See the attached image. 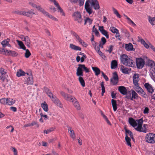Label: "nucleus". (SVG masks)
<instances>
[{"mask_svg":"<svg viewBox=\"0 0 155 155\" xmlns=\"http://www.w3.org/2000/svg\"><path fill=\"white\" fill-rule=\"evenodd\" d=\"M11 150L14 152V155H18V151L17 150L15 147H12Z\"/></svg>","mask_w":155,"mask_h":155,"instance_id":"052dcab7","label":"nucleus"},{"mask_svg":"<svg viewBox=\"0 0 155 155\" xmlns=\"http://www.w3.org/2000/svg\"><path fill=\"white\" fill-rule=\"evenodd\" d=\"M81 63H82L84 61V60L86 58V55L84 54L82 55V57L81 58Z\"/></svg>","mask_w":155,"mask_h":155,"instance_id":"e2e57ef3","label":"nucleus"},{"mask_svg":"<svg viewBox=\"0 0 155 155\" xmlns=\"http://www.w3.org/2000/svg\"><path fill=\"white\" fill-rule=\"evenodd\" d=\"M37 10L41 12L45 15L46 16L48 13V12H46L44 9L41 7L40 5L38 7Z\"/></svg>","mask_w":155,"mask_h":155,"instance_id":"58836bf2","label":"nucleus"},{"mask_svg":"<svg viewBox=\"0 0 155 155\" xmlns=\"http://www.w3.org/2000/svg\"><path fill=\"white\" fill-rule=\"evenodd\" d=\"M141 43L142 44L144 47L147 49H148L150 47V44H151L150 43L148 42V43H146L145 41L143 39H141L140 40Z\"/></svg>","mask_w":155,"mask_h":155,"instance_id":"b1692460","label":"nucleus"},{"mask_svg":"<svg viewBox=\"0 0 155 155\" xmlns=\"http://www.w3.org/2000/svg\"><path fill=\"white\" fill-rule=\"evenodd\" d=\"M29 4L33 8H36L37 9H38V7L40 6V5H36L35 4L33 1H32L30 2H29Z\"/></svg>","mask_w":155,"mask_h":155,"instance_id":"de8ad7c7","label":"nucleus"},{"mask_svg":"<svg viewBox=\"0 0 155 155\" xmlns=\"http://www.w3.org/2000/svg\"><path fill=\"white\" fill-rule=\"evenodd\" d=\"M113 10L114 12V13L117 16V17L119 18H120L121 17V16L119 13L117 11L116 9L113 8Z\"/></svg>","mask_w":155,"mask_h":155,"instance_id":"a18cd8bd","label":"nucleus"},{"mask_svg":"<svg viewBox=\"0 0 155 155\" xmlns=\"http://www.w3.org/2000/svg\"><path fill=\"white\" fill-rule=\"evenodd\" d=\"M44 89L46 94L48 95V96L52 100L54 98V97H56L55 96L53 95L52 92L50 91L48 88L45 87Z\"/></svg>","mask_w":155,"mask_h":155,"instance_id":"aec40b11","label":"nucleus"},{"mask_svg":"<svg viewBox=\"0 0 155 155\" xmlns=\"http://www.w3.org/2000/svg\"><path fill=\"white\" fill-rule=\"evenodd\" d=\"M101 115L102 116H103V118L107 122V123L108 124H109L111 125V123L109 121V120H108L107 118V117L104 115V114L103 113H101Z\"/></svg>","mask_w":155,"mask_h":155,"instance_id":"3c124183","label":"nucleus"},{"mask_svg":"<svg viewBox=\"0 0 155 155\" xmlns=\"http://www.w3.org/2000/svg\"><path fill=\"white\" fill-rule=\"evenodd\" d=\"M92 32L95 34V35L97 37L100 36V34L96 28H95V25H94L92 28Z\"/></svg>","mask_w":155,"mask_h":155,"instance_id":"f704fd0d","label":"nucleus"},{"mask_svg":"<svg viewBox=\"0 0 155 155\" xmlns=\"http://www.w3.org/2000/svg\"><path fill=\"white\" fill-rule=\"evenodd\" d=\"M73 16L74 20L77 21L78 23L81 24L82 22L81 16L79 12H75L73 15Z\"/></svg>","mask_w":155,"mask_h":155,"instance_id":"9d476101","label":"nucleus"},{"mask_svg":"<svg viewBox=\"0 0 155 155\" xmlns=\"http://www.w3.org/2000/svg\"><path fill=\"white\" fill-rule=\"evenodd\" d=\"M149 21L150 23L153 25H155V17H149Z\"/></svg>","mask_w":155,"mask_h":155,"instance_id":"37998d69","label":"nucleus"},{"mask_svg":"<svg viewBox=\"0 0 155 155\" xmlns=\"http://www.w3.org/2000/svg\"><path fill=\"white\" fill-rule=\"evenodd\" d=\"M56 105L60 101L57 97H54V98L52 100Z\"/></svg>","mask_w":155,"mask_h":155,"instance_id":"864d4df0","label":"nucleus"},{"mask_svg":"<svg viewBox=\"0 0 155 155\" xmlns=\"http://www.w3.org/2000/svg\"><path fill=\"white\" fill-rule=\"evenodd\" d=\"M137 122L138 125L137 128H136V130L139 132H142L145 133H147V124H144L143 127H142V124L143 123V120L142 119L138 120Z\"/></svg>","mask_w":155,"mask_h":155,"instance_id":"39448f33","label":"nucleus"},{"mask_svg":"<svg viewBox=\"0 0 155 155\" xmlns=\"http://www.w3.org/2000/svg\"><path fill=\"white\" fill-rule=\"evenodd\" d=\"M23 11L22 10H17L15 11L14 12V13L18 15H23Z\"/></svg>","mask_w":155,"mask_h":155,"instance_id":"5fc2aeb1","label":"nucleus"},{"mask_svg":"<svg viewBox=\"0 0 155 155\" xmlns=\"http://www.w3.org/2000/svg\"><path fill=\"white\" fill-rule=\"evenodd\" d=\"M101 33L104 35L107 38H109V35L108 34V32L107 31L104 30Z\"/></svg>","mask_w":155,"mask_h":155,"instance_id":"8fccbe9b","label":"nucleus"},{"mask_svg":"<svg viewBox=\"0 0 155 155\" xmlns=\"http://www.w3.org/2000/svg\"><path fill=\"white\" fill-rule=\"evenodd\" d=\"M118 90L122 94L125 95L127 93V91L126 88L123 86H120L118 87Z\"/></svg>","mask_w":155,"mask_h":155,"instance_id":"f3484780","label":"nucleus"},{"mask_svg":"<svg viewBox=\"0 0 155 155\" xmlns=\"http://www.w3.org/2000/svg\"><path fill=\"white\" fill-rule=\"evenodd\" d=\"M46 16L48 17L49 18L53 20H54L55 21H58V19L57 18H55V17L53 16H52V15H50L49 13Z\"/></svg>","mask_w":155,"mask_h":155,"instance_id":"603ef678","label":"nucleus"},{"mask_svg":"<svg viewBox=\"0 0 155 155\" xmlns=\"http://www.w3.org/2000/svg\"><path fill=\"white\" fill-rule=\"evenodd\" d=\"M116 34L115 35V37L117 38H118V39L120 41L121 40V39L120 38H119L120 37V34L119 32V31H118V32L116 33Z\"/></svg>","mask_w":155,"mask_h":155,"instance_id":"774afa93","label":"nucleus"},{"mask_svg":"<svg viewBox=\"0 0 155 155\" xmlns=\"http://www.w3.org/2000/svg\"><path fill=\"white\" fill-rule=\"evenodd\" d=\"M24 41H25V45H26L28 47H30L31 41L29 38L28 36H25V38Z\"/></svg>","mask_w":155,"mask_h":155,"instance_id":"72a5a7b5","label":"nucleus"},{"mask_svg":"<svg viewBox=\"0 0 155 155\" xmlns=\"http://www.w3.org/2000/svg\"><path fill=\"white\" fill-rule=\"evenodd\" d=\"M60 93L65 100L69 101H71L74 107L77 110H80L81 109V107L79 103L74 97L66 93L63 91H61Z\"/></svg>","mask_w":155,"mask_h":155,"instance_id":"7ed1b4c3","label":"nucleus"},{"mask_svg":"<svg viewBox=\"0 0 155 155\" xmlns=\"http://www.w3.org/2000/svg\"><path fill=\"white\" fill-rule=\"evenodd\" d=\"M16 41L17 42L18 45L19 46L20 48L24 50H26V47L22 41L18 40H17Z\"/></svg>","mask_w":155,"mask_h":155,"instance_id":"c756f323","label":"nucleus"},{"mask_svg":"<svg viewBox=\"0 0 155 155\" xmlns=\"http://www.w3.org/2000/svg\"><path fill=\"white\" fill-rule=\"evenodd\" d=\"M139 78V75L137 74H134L133 76V82L134 85H137L138 84Z\"/></svg>","mask_w":155,"mask_h":155,"instance_id":"5701e85b","label":"nucleus"},{"mask_svg":"<svg viewBox=\"0 0 155 155\" xmlns=\"http://www.w3.org/2000/svg\"><path fill=\"white\" fill-rule=\"evenodd\" d=\"M117 67V62L116 60L112 61L111 63V68L112 69H115Z\"/></svg>","mask_w":155,"mask_h":155,"instance_id":"cd10ccee","label":"nucleus"},{"mask_svg":"<svg viewBox=\"0 0 155 155\" xmlns=\"http://www.w3.org/2000/svg\"><path fill=\"white\" fill-rule=\"evenodd\" d=\"M26 74L27 75H28V73H26L22 70H19L17 72L16 75L18 77H20L22 76L25 75Z\"/></svg>","mask_w":155,"mask_h":155,"instance_id":"c85d7f7f","label":"nucleus"},{"mask_svg":"<svg viewBox=\"0 0 155 155\" xmlns=\"http://www.w3.org/2000/svg\"><path fill=\"white\" fill-rule=\"evenodd\" d=\"M138 120H135L132 117L129 118L128 122L136 130L138 125Z\"/></svg>","mask_w":155,"mask_h":155,"instance_id":"4468645a","label":"nucleus"},{"mask_svg":"<svg viewBox=\"0 0 155 155\" xmlns=\"http://www.w3.org/2000/svg\"><path fill=\"white\" fill-rule=\"evenodd\" d=\"M153 61L150 60H148V65L149 66L152 67L154 64Z\"/></svg>","mask_w":155,"mask_h":155,"instance_id":"4d7b16f0","label":"nucleus"},{"mask_svg":"<svg viewBox=\"0 0 155 155\" xmlns=\"http://www.w3.org/2000/svg\"><path fill=\"white\" fill-rule=\"evenodd\" d=\"M106 42V40L105 38L103 37L101 38V41L100 42V44L99 45V46L100 47H101V48H103V45H104Z\"/></svg>","mask_w":155,"mask_h":155,"instance_id":"e433bc0d","label":"nucleus"},{"mask_svg":"<svg viewBox=\"0 0 155 155\" xmlns=\"http://www.w3.org/2000/svg\"><path fill=\"white\" fill-rule=\"evenodd\" d=\"M110 30L113 33H116L118 32V31H119L117 29L114 27H110Z\"/></svg>","mask_w":155,"mask_h":155,"instance_id":"c03bdc74","label":"nucleus"},{"mask_svg":"<svg viewBox=\"0 0 155 155\" xmlns=\"http://www.w3.org/2000/svg\"><path fill=\"white\" fill-rule=\"evenodd\" d=\"M125 48L126 50L127 51H135V49L134 48L133 45L130 43L126 44Z\"/></svg>","mask_w":155,"mask_h":155,"instance_id":"6ab92c4d","label":"nucleus"},{"mask_svg":"<svg viewBox=\"0 0 155 155\" xmlns=\"http://www.w3.org/2000/svg\"><path fill=\"white\" fill-rule=\"evenodd\" d=\"M120 60L121 63L124 65L130 67H133L134 66V62L126 54L121 55Z\"/></svg>","mask_w":155,"mask_h":155,"instance_id":"20e7f679","label":"nucleus"},{"mask_svg":"<svg viewBox=\"0 0 155 155\" xmlns=\"http://www.w3.org/2000/svg\"><path fill=\"white\" fill-rule=\"evenodd\" d=\"M68 130L71 137L74 140L76 136L74 130L70 127H68Z\"/></svg>","mask_w":155,"mask_h":155,"instance_id":"412c9836","label":"nucleus"},{"mask_svg":"<svg viewBox=\"0 0 155 155\" xmlns=\"http://www.w3.org/2000/svg\"><path fill=\"white\" fill-rule=\"evenodd\" d=\"M55 6L57 7L58 10V12H60V14L62 16H65V14L63 10L60 6L58 3Z\"/></svg>","mask_w":155,"mask_h":155,"instance_id":"473e14b6","label":"nucleus"},{"mask_svg":"<svg viewBox=\"0 0 155 155\" xmlns=\"http://www.w3.org/2000/svg\"><path fill=\"white\" fill-rule=\"evenodd\" d=\"M93 21V19L91 18H90L88 17H85L84 19V25H85L87 24H88L89 25H90L92 24Z\"/></svg>","mask_w":155,"mask_h":155,"instance_id":"7c9ffc66","label":"nucleus"},{"mask_svg":"<svg viewBox=\"0 0 155 155\" xmlns=\"http://www.w3.org/2000/svg\"><path fill=\"white\" fill-rule=\"evenodd\" d=\"M126 136L127 135V134H129L130 137L132 139H134L133 135L132 132L130 130L127 129H125Z\"/></svg>","mask_w":155,"mask_h":155,"instance_id":"79ce46f5","label":"nucleus"},{"mask_svg":"<svg viewBox=\"0 0 155 155\" xmlns=\"http://www.w3.org/2000/svg\"><path fill=\"white\" fill-rule=\"evenodd\" d=\"M92 68L95 73V74L96 76L98 75L100 73V70L97 67H92Z\"/></svg>","mask_w":155,"mask_h":155,"instance_id":"ea45409f","label":"nucleus"},{"mask_svg":"<svg viewBox=\"0 0 155 155\" xmlns=\"http://www.w3.org/2000/svg\"><path fill=\"white\" fill-rule=\"evenodd\" d=\"M147 142L153 144L155 143V134L152 133L147 134L145 137Z\"/></svg>","mask_w":155,"mask_h":155,"instance_id":"423d86ee","label":"nucleus"},{"mask_svg":"<svg viewBox=\"0 0 155 155\" xmlns=\"http://www.w3.org/2000/svg\"><path fill=\"white\" fill-rule=\"evenodd\" d=\"M9 41L10 39L9 38H7L3 41L1 43V44L4 47H5L7 46L8 47H11V46L9 44Z\"/></svg>","mask_w":155,"mask_h":155,"instance_id":"4be33fe9","label":"nucleus"},{"mask_svg":"<svg viewBox=\"0 0 155 155\" xmlns=\"http://www.w3.org/2000/svg\"><path fill=\"white\" fill-rule=\"evenodd\" d=\"M72 35L75 38L76 41L78 42L80 45L84 47H86L87 46V44L83 41L76 33L73 32Z\"/></svg>","mask_w":155,"mask_h":155,"instance_id":"0eeeda50","label":"nucleus"},{"mask_svg":"<svg viewBox=\"0 0 155 155\" xmlns=\"http://www.w3.org/2000/svg\"><path fill=\"white\" fill-rule=\"evenodd\" d=\"M6 71L5 69L3 68H0V79L4 81L5 79Z\"/></svg>","mask_w":155,"mask_h":155,"instance_id":"dca6fc26","label":"nucleus"},{"mask_svg":"<svg viewBox=\"0 0 155 155\" xmlns=\"http://www.w3.org/2000/svg\"><path fill=\"white\" fill-rule=\"evenodd\" d=\"M0 52L2 54L9 55L13 56H16L18 54L14 51L8 50L4 48L0 49Z\"/></svg>","mask_w":155,"mask_h":155,"instance_id":"6e6552de","label":"nucleus"},{"mask_svg":"<svg viewBox=\"0 0 155 155\" xmlns=\"http://www.w3.org/2000/svg\"><path fill=\"white\" fill-rule=\"evenodd\" d=\"M25 50L26 51L25 53V57L26 58H28L31 55V53L28 49H26V50Z\"/></svg>","mask_w":155,"mask_h":155,"instance_id":"49530a36","label":"nucleus"},{"mask_svg":"<svg viewBox=\"0 0 155 155\" xmlns=\"http://www.w3.org/2000/svg\"><path fill=\"white\" fill-rule=\"evenodd\" d=\"M7 98H3L0 99V103L2 104H6Z\"/></svg>","mask_w":155,"mask_h":155,"instance_id":"09e8293b","label":"nucleus"},{"mask_svg":"<svg viewBox=\"0 0 155 155\" xmlns=\"http://www.w3.org/2000/svg\"><path fill=\"white\" fill-rule=\"evenodd\" d=\"M31 126H33L34 125H36L37 127H39V125L37 123V122L35 121H33L31 123H30Z\"/></svg>","mask_w":155,"mask_h":155,"instance_id":"bf43d9fd","label":"nucleus"},{"mask_svg":"<svg viewBox=\"0 0 155 155\" xmlns=\"http://www.w3.org/2000/svg\"><path fill=\"white\" fill-rule=\"evenodd\" d=\"M144 114H147L149 113V109L148 107H145L143 111Z\"/></svg>","mask_w":155,"mask_h":155,"instance_id":"338daca9","label":"nucleus"},{"mask_svg":"<svg viewBox=\"0 0 155 155\" xmlns=\"http://www.w3.org/2000/svg\"><path fill=\"white\" fill-rule=\"evenodd\" d=\"M41 106L45 111L47 112L48 111V105L45 102L41 103Z\"/></svg>","mask_w":155,"mask_h":155,"instance_id":"c9c22d12","label":"nucleus"},{"mask_svg":"<svg viewBox=\"0 0 155 155\" xmlns=\"http://www.w3.org/2000/svg\"><path fill=\"white\" fill-rule=\"evenodd\" d=\"M125 140L126 141V144L128 146L131 147V144L130 143L131 139L127 135H126L125 137Z\"/></svg>","mask_w":155,"mask_h":155,"instance_id":"a19ab883","label":"nucleus"},{"mask_svg":"<svg viewBox=\"0 0 155 155\" xmlns=\"http://www.w3.org/2000/svg\"><path fill=\"white\" fill-rule=\"evenodd\" d=\"M137 67L138 69L142 68L144 65L145 61L143 59L140 58L136 59Z\"/></svg>","mask_w":155,"mask_h":155,"instance_id":"1a4fd4ad","label":"nucleus"},{"mask_svg":"<svg viewBox=\"0 0 155 155\" xmlns=\"http://www.w3.org/2000/svg\"><path fill=\"white\" fill-rule=\"evenodd\" d=\"M134 89L140 95L142 96L145 97L146 96V93L143 91V90L139 86V84L137 85H134Z\"/></svg>","mask_w":155,"mask_h":155,"instance_id":"f8f14e48","label":"nucleus"},{"mask_svg":"<svg viewBox=\"0 0 155 155\" xmlns=\"http://www.w3.org/2000/svg\"><path fill=\"white\" fill-rule=\"evenodd\" d=\"M97 53L102 58L105 59L106 58V56L101 51H99V52Z\"/></svg>","mask_w":155,"mask_h":155,"instance_id":"13d9d810","label":"nucleus"},{"mask_svg":"<svg viewBox=\"0 0 155 155\" xmlns=\"http://www.w3.org/2000/svg\"><path fill=\"white\" fill-rule=\"evenodd\" d=\"M101 87L102 91L105 92V87L104 86V82H102L101 84Z\"/></svg>","mask_w":155,"mask_h":155,"instance_id":"680f3d73","label":"nucleus"},{"mask_svg":"<svg viewBox=\"0 0 155 155\" xmlns=\"http://www.w3.org/2000/svg\"><path fill=\"white\" fill-rule=\"evenodd\" d=\"M113 46L112 45L109 46L108 47V49L107 50V51H108L109 53H111L112 51Z\"/></svg>","mask_w":155,"mask_h":155,"instance_id":"6e6d98bb","label":"nucleus"},{"mask_svg":"<svg viewBox=\"0 0 155 155\" xmlns=\"http://www.w3.org/2000/svg\"><path fill=\"white\" fill-rule=\"evenodd\" d=\"M34 14H36L34 10L33 9H31L28 12L23 11V15L26 16L30 18H32L33 15Z\"/></svg>","mask_w":155,"mask_h":155,"instance_id":"2eb2a0df","label":"nucleus"},{"mask_svg":"<svg viewBox=\"0 0 155 155\" xmlns=\"http://www.w3.org/2000/svg\"><path fill=\"white\" fill-rule=\"evenodd\" d=\"M144 87L150 93L153 94V92H154V89L152 86L148 83H145L144 84Z\"/></svg>","mask_w":155,"mask_h":155,"instance_id":"a211bd4d","label":"nucleus"},{"mask_svg":"<svg viewBox=\"0 0 155 155\" xmlns=\"http://www.w3.org/2000/svg\"><path fill=\"white\" fill-rule=\"evenodd\" d=\"M78 66L76 74L77 76L78 77V80L81 85L83 87H84L85 86V82L82 77L84 75L83 70H84L86 73H88L89 72V70L84 64H79L78 65Z\"/></svg>","mask_w":155,"mask_h":155,"instance_id":"f03ea898","label":"nucleus"},{"mask_svg":"<svg viewBox=\"0 0 155 155\" xmlns=\"http://www.w3.org/2000/svg\"><path fill=\"white\" fill-rule=\"evenodd\" d=\"M110 82L113 85L117 84L118 82V77L116 72L113 73V76L110 79Z\"/></svg>","mask_w":155,"mask_h":155,"instance_id":"ddd939ff","label":"nucleus"},{"mask_svg":"<svg viewBox=\"0 0 155 155\" xmlns=\"http://www.w3.org/2000/svg\"><path fill=\"white\" fill-rule=\"evenodd\" d=\"M70 48L72 49L75 51H81V48L79 46H76L72 44H70Z\"/></svg>","mask_w":155,"mask_h":155,"instance_id":"393cba45","label":"nucleus"},{"mask_svg":"<svg viewBox=\"0 0 155 155\" xmlns=\"http://www.w3.org/2000/svg\"><path fill=\"white\" fill-rule=\"evenodd\" d=\"M102 76L106 80V81H108L109 80V79L107 77L103 72H102Z\"/></svg>","mask_w":155,"mask_h":155,"instance_id":"69168bd1","label":"nucleus"},{"mask_svg":"<svg viewBox=\"0 0 155 155\" xmlns=\"http://www.w3.org/2000/svg\"><path fill=\"white\" fill-rule=\"evenodd\" d=\"M131 70V68H128L124 66H122L121 68V71L124 73L128 74L129 71Z\"/></svg>","mask_w":155,"mask_h":155,"instance_id":"a878e982","label":"nucleus"},{"mask_svg":"<svg viewBox=\"0 0 155 155\" xmlns=\"http://www.w3.org/2000/svg\"><path fill=\"white\" fill-rule=\"evenodd\" d=\"M33 82V77L32 75H31L27 79L26 81V83L27 84H32Z\"/></svg>","mask_w":155,"mask_h":155,"instance_id":"bb28decb","label":"nucleus"},{"mask_svg":"<svg viewBox=\"0 0 155 155\" xmlns=\"http://www.w3.org/2000/svg\"><path fill=\"white\" fill-rule=\"evenodd\" d=\"M87 12L91 14L93 12L92 8L95 10H99L100 6L97 0H86L84 5Z\"/></svg>","mask_w":155,"mask_h":155,"instance_id":"f257e3e1","label":"nucleus"},{"mask_svg":"<svg viewBox=\"0 0 155 155\" xmlns=\"http://www.w3.org/2000/svg\"><path fill=\"white\" fill-rule=\"evenodd\" d=\"M130 93L129 96H127V98L133 101V99H137L138 97V94L133 90H131L129 92Z\"/></svg>","mask_w":155,"mask_h":155,"instance_id":"9b49d317","label":"nucleus"},{"mask_svg":"<svg viewBox=\"0 0 155 155\" xmlns=\"http://www.w3.org/2000/svg\"><path fill=\"white\" fill-rule=\"evenodd\" d=\"M85 0H78L79 5L81 6L83 5Z\"/></svg>","mask_w":155,"mask_h":155,"instance_id":"0e129e2a","label":"nucleus"},{"mask_svg":"<svg viewBox=\"0 0 155 155\" xmlns=\"http://www.w3.org/2000/svg\"><path fill=\"white\" fill-rule=\"evenodd\" d=\"M111 101L113 110L114 111H115L117 108L116 101L114 99H112Z\"/></svg>","mask_w":155,"mask_h":155,"instance_id":"4c0bfd02","label":"nucleus"},{"mask_svg":"<svg viewBox=\"0 0 155 155\" xmlns=\"http://www.w3.org/2000/svg\"><path fill=\"white\" fill-rule=\"evenodd\" d=\"M6 105H11L15 104V100L10 98H7Z\"/></svg>","mask_w":155,"mask_h":155,"instance_id":"2f4dec72","label":"nucleus"}]
</instances>
